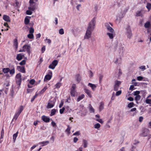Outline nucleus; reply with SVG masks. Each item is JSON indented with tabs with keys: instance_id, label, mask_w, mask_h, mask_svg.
<instances>
[{
	"instance_id": "1",
	"label": "nucleus",
	"mask_w": 151,
	"mask_h": 151,
	"mask_svg": "<svg viewBox=\"0 0 151 151\" xmlns=\"http://www.w3.org/2000/svg\"><path fill=\"white\" fill-rule=\"evenodd\" d=\"M104 26L107 30L108 32L106 35L110 39H112L115 36L114 30L111 26H113V24L110 22H107L104 23Z\"/></svg>"
},
{
	"instance_id": "2",
	"label": "nucleus",
	"mask_w": 151,
	"mask_h": 151,
	"mask_svg": "<svg viewBox=\"0 0 151 151\" xmlns=\"http://www.w3.org/2000/svg\"><path fill=\"white\" fill-rule=\"evenodd\" d=\"M29 5L28 7V10L26 11V13L27 14L31 15L32 12L34 11L36 8V3H32L29 1Z\"/></svg>"
},
{
	"instance_id": "3",
	"label": "nucleus",
	"mask_w": 151,
	"mask_h": 151,
	"mask_svg": "<svg viewBox=\"0 0 151 151\" xmlns=\"http://www.w3.org/2000/svg\"><path fill=\"white\" fill-rule=\"evenodd\" d=\"M2 72L4 73H7L9 72L11 76H12L15 73V69L14 66H12L11 69L9 68H4L2 69Z\"/></svg>"
},
{
	"instance_id": "4",
	"label": "nucleus",
	"mask_w": 151,
	"mask_h": 151,
	"mask_svg": "<svg viewBox=\"0 0 151 151\" xmlns=\"http://www.w3.org/2000/svg\"><path fill=\"white\" fill-rule=\"evenodd\" d=\"M96 23V18L94 17L88 23L87 29L93 31L95 28Z\"/></svg>"
},
{
	"instance_id": "5",
	"label": "nucleus",
	"mask_w": 151,
	"mask_h": 151,
	"mask_svg": "<svg viewBox=\"0 0 151 151\" xmlns=\"http://www.w3.org/2000/svg\"><path fill=\"white\" fill-rule=\"evenodd\" d=\"M125 33L127 37L129 39H130L132 35V34L130 27L129 26H127L125 28Z\"/></svg>"
},
{
	"instance_id": "6",
	"label": "nucleus",
	"mask_w": 151,
	"mask_h": 151,
	"mask_svg": "<svg viewBox=\"0 0 151 151\" xmlns=\"http://www.w3.org/2000/svg\"><path fill=\"white\" fill-rule=\"evenodd\" d=\"M76 88V84H73L70 89V94L71 96L73 97L75 96L77 93Z\"/></svg>"
},
{
	"instance_id": "7",
	"label": "nucleus",
	"mask_w": 151,
	"mask_h": 151,
	"mask_svg": "<svg viewBox=\"0 0 151 151\" xmlns=\"http://www.w3.org/2000/svg\"><path fill=\"white\" fill-rule=\"evenodd\" d=\"M23 110V107L22 106H20L17 111L16 112L14 116L13 119L16 120L19 115Z\"/></svg>"
},
{
	"instance_id": "8",
	"label": "nucleus",
	"mask_w": 151,
	"mask_h": 151,
	"mask_svg": "<svg viewBox=\"0 0 151 151\" xmlns=\"http://www.w3.org/2000/svg\"><path fill=\"white\" fill-rule=\"evenodd\" d=\"M22 75L20 73H19L16 76V81L17 83L19 86L21 84L22 82Z\"/></svg>"
},
{
	"instance_id": "9",
	"label": "nucleus",
	"mask_w": 151,
	"mask_h": 151,
	"mask_svg": "<svg viewBox=\"0 0 151 151\" xmlns=\"http://www.w3.org/2000/svg\"><path fill=\"white\" fill-rule=\"evenodd\" d=\"M124 15V12L122 10H120L118 12V13L116 15V20H120L122 19Z\"/></svg>"
},
{
	"instance_id": "10",
	"label": "nucleus",
	"mask_w": 151,
	"mask_h": 151,
	"mask_svg": "<svg viewBox=\"0 0 151 151\" xmlns=\"http://www.w3.org/2000/svg\"><path fill=\"white\" fill-rule=\"evenodd\" d=\"M93 31L87 29L84 36V39H88L91 37Z\"/></svg>"
},
{
	"instance_id": "11",
	"label": "nucleus",
	"mask_w": 151,
	"mask_h": 151,
	"mask_svg": "<svg viewBox=\"0 0 151 151\" xmlns=\"http://www.w3.org/2000/svg\"><path fill=\"white\" fill-rule=\"evenodd\" d=\"M58 63V61L57 60L53 61L52 63L49 65V68L52 69H54Z\"/></svg>"
},
{
	"instance_id": "12",
	"label": "nucleus",
	"mask_w": 151,
	"mask_h": 151,
	"mask_svg": "<svg viewBox=\"0 0 151 151\" xmlns=\"http://www.w3.org/2000/svg\"><path fill=\"white\" fill-rule=\"evenodd\" d=\"M119 52L120 55H122L124 51V46L121 43L119 44L118 45Z\"/></svg>"
},
{
	"instance_id": "13",
	"label": "nucleus",
	"mask_w": 151,
	"mask_h": 151,
	"mask_svg": "<svg viewBox=\"0 0 151 151\" xmlns=\"http://www.w3.org/2000/svg\"><path fill=\"white\" fill-rule=\"evenodd\" d=\"M55 101L54 99L53 101L50 100L48 103L47 108L48 109L51 108L54 106Z\"/></svg>"
},
{
	"instance_id": "14",
	"label": "nucleus",
	"mask_w": 151,
	"mask_h": 151,
	"mask_svg": "<svg viewBox=\"0 0 151 151\" xmlns=\"http://www.w3.org/2000/svg\"><path fill=\"white\" fill-rule=\"evenodd\" d=\"M121 82L120 81H116L114 82V89L115 91H117L118 90L119 86L121 84Z\"/></svg>"
},
{
	"instance_id": "15",
	"label": "nucleus",
	"mask_w": 151,
	"mask_h": 151,
	"mask_svg": "<svg viewBox=\"0 0 151 151\" xmlns=\"http://www.w3.org/2000/svg\"><path fill=\"white\" fill-rule=\"evenodd\" d=\"M30 45L28 44L25 45L23 47V49H24V51H27L29 55L30 52Z\"/></svg>"
},
{
	"instance_id": "16",
	"label": "nucleus",
	"mask_w": 151,
	"mask_h": 151,
	"mask_svg": "<svg viewBox=\"0 0 151 151\" xmlns=\"http://www.w3.org/2000/svg\"><path fill=\"white\" fill-rule=\"evenodd\" d=\"M114 62L116 64L119 65L121 63L122 58L120 56H116L114 60Z\"/></svg>"
},
{
	"instance_id": "17",
	"label": "nucleus",
	"mask_w": 151,
	"mask_h": 151,
	"mask_svg": "<svg viewBox=\"0 0 151 151\" xmlns=\"http://www.w3.org/2000/svg\"><path fill=\"white\" fill-rule=\"evenodd\" d=\"M50 74H47L46 75L44 79V81L45 82H47L48 81L50 80L52 77V72H50Z\"/></svg>"
},
{
	"instance_id": "18",
	"label": "nucleus",
	"mask_w": 151,
	"mask_h": 151,
	"mask_svg": "<svg viewBox=\"0 0 151 151\" xmlns=\"http://www.w3.org/2000/svg\"><path fill=\"white\" fill-rule=\"evenodd\" d=\"M75 79L78 83H79L81 80V77L79 74H77L75 76Z\"/></svg>"
},
{
	"instance_id": "19",
	"label": "nucleus",
	"mask_w": 151,
	"mask_h": 151,
	"mask_svg": "<svg viewBox=\"0 0 151 151\" xmlns=\"http://www.w3.org/2000/svg\"><path fill=\"white\" fill-rule=\"evenodd\" d=\"M41 119L45 122H50V118L49 117L43 115L41 117Z\"/></svg>"
},
{
	"instance_id": "20",
	"label": "nucleus",
	"mask_w": 151,
	"mask_h": 151,
	"mask_svg": "<svg viewBox=\"0 0 151 151\" xmlns=\"http://www.w3.org/2000/svg\"><path fill=\"white\" fill-rule=\"evenodd\" d=\"M149 130L147 129H145L141 133V135L143 137H146L149 134Z\"/></svg>"
},
{
	"instance_id": "21",
	"label": "nucleus",
	"mask_w": 151,
	"mask_h": 151,
	"mask_svg": "<svg viewBox=\"0 0 151 151\" xmlns=\"http://www.w3.org/2000/svg\"><path fill=\"white\" fill-rule=\"evenodd\" d=\"M17 69L19 70V71L22 73H25V71L24 67H21L20 66H17Z\"/></svg>"
},
{
	"instance_id": "22",
	"label": "nucleus",
	"mask_w": 151,
	"mask_h": 151,
	"mask_svg": "<svg viewBox=\"0 0 151 151\" xmlns=\"http://www.w3.org/2000/svg\"><path fill=\"white\" fill-rule=\"evenodd\" d=\"M88 86L90 87L92 90L94 91L95 90L96 88L97 87V86L94 84L91 83H89L88 84Z\"/></svg>"
},
{
	"instance_id": "23",
	"label": "nucleus",
	"mask_w": 151,
	"mask_h": 151,
	"mask_svg": "<svg viewBox=\"0 0 151 151\" xmlns=\"http://www.w3.org/2000/svg\"><path fill=\"white\" fill-rule=\"evenodd\" d=\"M3 18L4 21L7 22H10V19L9 17L7 15H4Z\"/></svg>"
},
{
	"instance_id": "24",
	"label": "nucleus",
	"mask_w": 151,
	"mask_h": 151,
	"mask_svg": "<svg viewBox=\"0 0 151 151\" xmlns=\"http://www.w3.org/2000/svg\"><path fill=\"white\" fill-rule=\"evenodd\" d=\"M84 90L85 92L87 94L88 96L89 97L91 98L92 97V95L91 94V91L86 88H85Z\"/></svg>"
},
{
	"instance_id": "25",
	"label": "nucleus",
	"mask_w": 151,
	"mask_h": 151,
	"mask_svg": "<svg viewBox=\"0 0 151 151\" xmlns=\"http://www.w3.org/2000/svg\"><path fill=\"white\" fill-rule=\"evenodd\" d=\"M49 142L48 141H45L42 142H40L39 143V144L42 145V146H43L47 145L49 144Z\"/></svg>"
},
{
	"instance_id": "26",
	"label": "nucleus",
	"mask_w": 151,
	"mask_h": 151,
	"mask_svg": "<svg viewBox=\"0 0 151 151\" xmlns=\"http://www.w3.org/2000/svg\"><path fill=\"white\" fill-rule=\"evenodd\" d=\"M14 46L15 47L16 49L18 46V42H17V39H15L14 40Z\"/></svg>"
},
{
	"instance_id": "27",
	"label": "nucleus",
	"mask_w": 151,
	"mask_h": 151,
	"mask_svg": "<svg viewBox=\"0 0 151 151\" xmlns=\"http://www.w3.org/2000/svg\"><path fill=\"white\" fill-rule=\"evenodd\" d=\"M104 104L103 102H101L100 103V105L99 106V110L100 111L102 110L104 108Z\"/></svg>"
},
{
	"instance_id": "28",
	"label": "nucleus",
	"mask_w": 151,
	"mask_h": 151,
	"mask_svg": "<svg viewBox=\"0 0 151 151\" xmlns=\"http://www.w3.org/2000/svg\"><path fill=\"white\" fill-rule=\"evenodd\" d=\"M144 78L142 76H139L137 77V80L138 81H146L147 80V78L144 79L143 80Z\"/></svg>"
},
{
	"instance_id": "29",
	"label": "nucleus",
	"mask_w": 151,
	"mask_h": 151,
	"mask_svg": "<svg viewBox=\"0 0 151 151\" xmlns=\"http://www.w3.org/2000/svg\"><path fill=\"white\" fill-rule=\"evenodd\" d=\"M85 97V95L83 94H82L80 96H79L78 98L77 99V102H79Z\"/></svg>"
},
{
	"instance_id": "30",
	"label": "nucleus",
	"mask_w": 151,
	"mask_h": 151,
	"mask_svg": "<svg viewBox=\"0 0 151 151\" xmlns=\"http://www.w3.org/2000/svg\"><path fill=\"white\" fill-rule=\"evenodd\" d=\"M22 58V55L21 54H19L17 55L16 59L18 60H21Z\"/></svg>"
},
{
	"instance_id": "31",
	"label": "nucleus",
	"mask_w": 151,
	"mask_h": 151,
	"mask_svg": "<svg viewBox=\"0 0 151 151\" xmlns=\"http://www.w3.org/2000/svg\"><path fill=\"white\" fill-rule=\"evenodd\" d=\"M89 109L91 113H94V109L91 104L89 105Z\"/></svg>"
},
{
	"instance_id": "32",
	"label": "nucleus",
	"mask_w": 151,
	"mask_h": 151,
	"mask_svg": "<svg viewBox=\"0 0 151 151\" xmlns=\"http://www.w3.org/2000/svg\"><path fill=\"white\" fill-rule=\"evenodd\" d=\"M56 110L55 109H52L50 112V116H52L54 115L56 112Z\"/></svg>"
},
{
	"instance_id": "33",
	"label": "nucleus",
	"mask_w": 151,
	"mask_h": 151,
	"mask_svg": "<svg viewBox=\"0 0 151 151\" xmlns=\"http://www.w3.org/2000/svg\"><path fill=\"white\" fill-rule=\"evenodd\" d=\"M83 147L84 148H86L87 146V141L86 140H83Z\"/></svg>"
},
{
	"instance_id": "34",
	"label": "nucleus",
	"mask_w": 151,
	"mask_h": 151,
	"mask_svg": "<svg viewBox=\"0 0 151 151\" xmlns=\"http://www.w3.org/2000/svg\"><path fill=\"white\" fill-rule=\"evenodd\" d=\"M24 22L26 24H28L29 22V19L28 18V17L27 16L25 18Z\"/></svg>"
},
{
	"instance_id": "35",
	"label": "nucleus",
	"mask_w": 151,
	"mask_h": 151,
	"mask_svg": "<svg viewBox=\"0 0 151 151\" xmlns=\"http://www.w3.org/2000/svg\"><path fill=\"white\" fill-rule=\"evenodd\" d=\"M18 133V131H17V132L16 133L14 134L13 135V140L14 142L15 141L16 138L17 136Z\"/></svg>"
},
{
	"instance_id": "36",
	"label": "nucleus",
	"mask_w": 151,
	"mask_h": 151,
	"mask_svg": "<svg viewBox=\"0 0 151 151\" xmlns=\"http://www.w3.org/2000/svg\"><path fill=\"white\" fill-rule=\"evenodd\" d=\"M150 25V23L149 22H147L144 25V27L146 28H149Z\"/></svg>"
},
{
	"instance_id": "37",
	"label": "nucleus",
	"mask_w": 151,
	"mask_h": 151,
	"mask_svg": "<svg viewBox=\"0 0 151 151\" xmlns=\"http://www.w3.org/2000/svg\"><path fill=\"white\" fill-rule=\"evenodd\" d=\"M61 83L60 82L57 83L55 85V88H59L61 86Z\"/></svg>"
},
{
	"instance_id": "38",
	"label": "nucleus",
	"mask_w": 151,
	"mask_h": 151,
	"mask_svg": "<svg viewBox=\"0 0 151 151\" xmlns=\"http://www.w3.org/2000/svg\"><path fill=\"white\" fill-rule=\"evenodd\" d=\"M47 86H45L40 91V94L43 93L47 89Z\"/></svg>"
},
{
	"instance_id": "39",
	"label": "nucleus",
	"mask_w": 151,
	"mask_h": 151,
	"mask_svg": "<svg viewBox=\"0 0 151 151\" xmlns=\"http://www.w3.org/2000/svg\"><path fill=\"white\" fill-rule=\"evenodd\" d=\"M140 98L141 96L140 95L135 96V100L136 101L137 103V102L140 100Z\"/></svg>"
},
{
	"instance_id": "40",
	"label": "nucleus",
	"mask_w": 151,
	"mask_h": 151,
	"mask_svg": "<svg viewBox=\"0 0 151 151\" xmlns=\"http://www.w3.org/2000/svg\"><path fill=\"white\" fill-rule=\"evenodd\" d=\"M101 127L100 124L99 123H97L95 124L94 126V127L95 129H98Z\"/></svg>"
},
{
	"instance_id": "41",
	"label": "nucleus",
	"mask_w": 151,
	"mask_h": 151,
	"mask_svg": "<svg viewBox=\"0 0 151 151\" xmlns=\"http://www.w3.org/2000/svg\"><path fill=\"white\" fill-rule=\"evenodd\" d=\"M146 8L148 9V11H149L151 9V4L147 3L146 6Z\"/></svg>"
},
{
	"instance_id": "42",
	"label": "nucleus",
	"mask_w": 151,
	"mask_h": 151,
	"mask_svg": "<svg viewBox=\"0 0 151 151\" xmlns=\"http://www.w3.org/2000/svg\"><path fill=\"white\" fill-rule=\"evenodd\" d=\"M88 74L90 78H91L93 76V74L92 71L91 70H89L88 71Z\"/></svg>"
},
{
	"instance_id": "43",
	"label": "nucleus",
	"mask_w": 151,
	"mask_h": 151,
	"mask_svg": "<svg viewBox=\"0 0 151 151\" xmlns=\"http://www.w3.org/2000/svg\"><path fill=\"white\" fill-rule=\"evenodd\" d=\"M45 41L46 43H47L49 44H50L51 42V41L50 39H47V38L45 40Z\"/></svg>"
},
{
	"instance_id": "44",
	"label": "nucleus",
	"mask_w": 151,
	"mask_h": 151,
	"mask_svg": "<svg viewBox=\"0 0 151 151\" xmlns=\"http://www.w3.org/2000/svg\"><path fill=\"white\" fill-rule=\"evenodd\" d=\"M71 128L69 126H68V128L66 129L65 130V132L68 133V134H69L70 132V130Z\"/></svg>"
},
{
	"instance_id": "45",
	"label": "nucleus",
	"mask_w": 151,
	"mask_h": 151,
	"mask_svg": "<svg viewBox=\"0 0 151 151\" xmlns=\"http://www.w3.org/2000/svg\"><path fill=\"white\" fill-rule=\"evenodd\" d=\"M145 102L147 104H151V99L147 98L145 100Z\"/></svg>"
},
{
	"instance_id": "46",
	"label": "nucleus",
	"mask_w": 151,
	"mask_h": 151,
	"mask_svg": "<svg viewBox=\"0 0 151 151\" xmlns=\"http://www.w3.org/2000/svg\"><path fill=\"white\" fill-rule=\"evenodd\" d=\"M27 37L30 39L33 38L34 35L33 34L29 33L27 35Z\"/></svg>"
},
{
	"instance_id": "47",
	"label": "nucleus",
	"mask_w": 151,
	"mask_h": 151,
	"mask_svg": "<svg viewBox=\"0 0 151 151\" xmlns=\"http://www.w3.org/2000/svg\"><path fill=\"white\" fill-rule=\"evenodd\" d=\"M134 105L133 102H130L129 103L128 105V107L129 108H131Z\"/></svg>"
},
{
	"instance_id": "48",
	"label": "nucleus",
	"mask_w": 151,
	"mask_h": 151,
	"mask_svg": "<svg viewBox=\"0 0 151 151\" xmlns=\"http://www.w3.org/2000/svg\"><path fill=\"white\" fill-rule=\"evenodd\" d=\"M59 32L60 35H63L64 34V31L63 29L61 28L59 30Z\"/></svg>"
},
{
	"instance_id": "49",
	"label": "nucleus",
	"mask_w": 151,
	"mask_h": 151,
	"mask_svg": "<svg viewBox=\"0 0 151 151\" xmlns=\"http://www.w3.org/2000/svg\"><path fill=\"white\" fill-rule=\"evenodd\" d=\"M134 95L135 96H137L139 95V94L140 92L139 91H135L134 92Z\"/></svg>"
},
{
	"instance_id": "50",
	"label": "nucleus",
	"mask_w": 151,
	"mask_h": 151,
	"mask_svg": "<svg viewBox=\"0 0 151 151\" xmlns=\"http://www.w3.org/2000/svg\"><path fill=\"white\" fill-rule=\"evenodd\" d=\"M37 94L36 93L33 96V97H32L31 100V102H32L35 99V98L37 97Z\"/></svg>"
},
{
	"instance_id": "51",
	"label": "nucleus",
	"mask_w": 151,
	"mask_h": 151,
	"mask_svg": "<svg viewBox=\"0 0 151 151\" xmlns=\"http://www.w3.org/2000/svg\"><path fill=\"white\" fill-rule=\"evenodd\" d=\"M98 6L97 4H95L94 6V9L95 11H97L98 10Z\"/></svg>"
},
{
	"instance_id": "52",
	"label": "nucleus",
	"mask_w": 151,
	"mask_h": 151,
	"mask_svg": "<svg viewBox=\"0 0 151 151\" xmlns=\"http://www.w3.org/2000/svg\"><path fill=\"white\" fill-rule=\"evenodd\" d=\"M139 68L141 69L142 71H144L146 69L145 66V65H142L139 67Z\"/></svg>"
},
{
	"instance_id": "53",
	"label": "nucleus",
	"mask_w": 151,
	"mask_h": 151,
	"mask_svg": "<svg viewBox=\"0 0 151 151\" xmlns=\"http://www.w3.org/2000/svg\"><path fill=\"white\" fill-rule=\"evenodd\" d=\"M136 108H133L132 109L130 110V111H135L134 112V114H135L137 113V111H136Z\"/></svg>"
},
{
	"instance_id": "54",
	"label": "nucleus",
	"mask_w": 151,
	"mask_h": 151,
	"mask_svg": "<svg viewBox=\"0 0 151 151\" xmlns=\"http://www.w3.org/2000/svg\"><path fill=\"white\" fill-rule=\"evenodd\" d=\"M96 121H97V122H100L101 124L103 123V122H104L101 119H100V118L96 119Z\"/></svg>"
},
{
	"instance_id": "55",
	"label": "nucleus",
	"mask_w": 151,
	"mask_h": 151,
	"mask_svg": "<svg viewBox=\"0 0 151 151\" xmlns=\"http://www.w3.org/2000/svg\"><path fill=\"white\" fill-rule=\"evenodd\" d=\"M29 33L32 34H33L34 32V29L32 27L30 28L29 29Z\"/></svg>"
},
{
	"instance_id": "56",
	"label": "nucleus",
	"mask_w": 151,
	"mask_h": 151,
	"mask_svg": "<svg viewBox=\"0 0 151 151\" xmlns=\"http://www.w3.org/2000/svg\"><path fill=\"white\" fill-rule=\"evenodd\" d=\"M26 63V61L24 60H22L19 63V64L21 65H24Z\"/></svg>"
},
{
	"instance_id": "57",
	"label": "nucleus",
	"mask_w": 151,
	"mask_h": 151,
	"mask_svg": "<svg viewBox=\"0 0 151 151\" xmlns=\"http://www.w3.org/2000/svg\"><path fill=\"white\" fill-rule=\"evenodd\" d=\"M122 93V91L121 90L119 91H117L116 94V96H118L120 95Z\"/></svg>"
},
{
	"instance_id": "58",
	"label": "nucleus",
	"mask_w": 151,
	"mask_h": 151,
	"mask_svg": "<svg viewBox=\"0 0 151 151\" xmlns=\"http://www.w3.org/2000/svg\"><path fill=\"white\" fill-rule=\"evenodd\" d=\"M65 109V108L64 107H63L62 109H60V114H63Z\"/></svg>"
},
{
	"instance_id": "59",
	"label": "nucleus",
	"mask_w": 151,
	"mask_h": 151,
	"mask_svg": "<svg viewBox=\"0 0 151 151\" xmlns=\"http://www.w3.org/2000/svg\"><path fill=\"white\" fill-rule=\"evenodd\" d=\"M35 81L34 79H31L29 81V83L32 85L34 84L35 83Z\"/></svg>"
},
{
	"instance_id": "60",
	"label": "nucleus",
	"mask_w": 151,
	"mask_h": 151,
	"mask_svg": "<svg viewBox=\"0 0 151 151\" xmlns=\"http://www.w3.org/2000/svg\"><path fill=\"white\" fill-rule=\"evenodd\" d=\"M51 125L53 127H54L56 126V123L54 122L53 121H52L51 122Z\"/></svg>"
},
{
	"instance_id": "61",
	"label": "nucleus",
	"mask_w": 151,
	"mask_h": 151,
	"mask_svg": "<svg viewBox=\"0 0 151 151\" xmlns=\"http://www.w3.org/2000/svg\"><path fill=\"white\" fill-rule=\"evenodd\" d=\"M141 15V12L140 11H138L136 13V15L137 16H140Z\"/></svg>"
},
{
	"instance_id": "62",
	"label": "nucleus",
	"mask_w": 151,
	"mask_h": 151,
	"mask_svg": "<svg viewBox=\"0 0 151 151\" xmlns=\"http://www.w3.org/2000/svg\"><path fill=\"white\" fill-rule=\"evenodd\" d=\"M80 134V133L79 132L77 131L75 132L73 134V135H79Z\"/></svg>"
},
{
	"instance_id": "63",
	"label": "nucleus",
	"mask_w": 151,
	"mask_h": 151,
	"mask_svg": "<svg viewBox=\"0 0 151 151\" xmlns=\"http://www.w3.org/2000/svg\"><path fill=\"white\" fill-rule=\"evenodd\" d=\"M128 100L130 101H133L134 99L132 97H129L128 98Z\"/></svg>"
},
{
	"instance_id": "64",
	"label": "nucleus",
	"mask_w": 151,
	"mask_h": 151,
	"mask_svg": "<svg viewBox=\"0 0 151 151\" xmlns=\"http://www.w3.org/2000/svg\"><path fill=\"white\" fill-rule=\"evenodd\" d=\"M143 118L142 116H140L139 118V121L140 122H142L143 120Z\"/></svg>"
}]
</instances>
